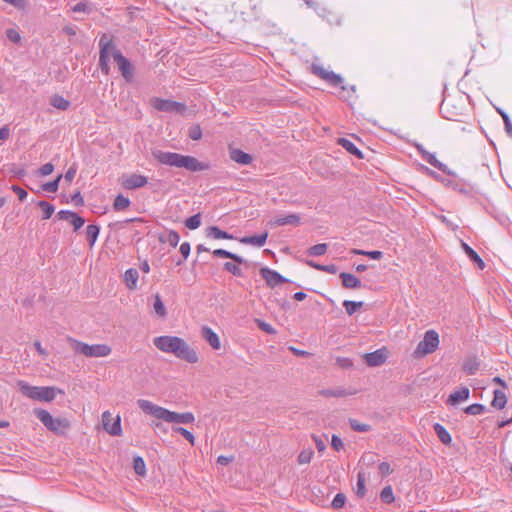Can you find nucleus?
Returning a JSON list of instances; mask_svg holds the SVG:
<instances>
[{
	"label": "nucleus",
	"instance_id": "nucleus-1",
	"mask_svg": "<svg viewBox=\"0 0 512 512\" xmlns=\"http://www.w3.org/2000/svg\"><path fill=\"white\" fill-rule=\"evenodd\" d=\"M100 56L99 67L104 75L110 73L109 61L112 57L117 63L119 71L126 82L131 83L134 79V67L132 63L123 56L121 51L115 47L113 42L103 36L99 41Z\"/></svg>",
	"mask_w": 512,
	"mask_h": 512
},
{
	"label": "nucleus",
	"instance_id": "nucleus-2",
	"mask_svg": "<svg viewBox=\"0 0 512 512\" xmlns=\"http://www.w3.org/2000/svg\"><path fill=\"white\" fill-rule=\"evenodd\" d=\"M153 344L159 351L172 354L189 364H195L199 361L196 349L181 337L172 335L158 336L153 339Z\"/></svg>",
	"mask_w": 512,
	"mask_h": 512
},
{
	"label": "nucleus",
	"instance_id": "nucleus-3",
	"mask_svg": "<svg viewBox=\"0 0 512 512\" xmlns=\"http://www.w3.org/2000/svg\"><path fill=\"white\" fill-rule=\"evenodd\" d=\"M152 155L159 163L166 166L185 168L191 172H199L210 169V164L208 162H201L193 156L162 150H154Z\"/></svg>",
	"mask_w": 512,
	"mask_h": 512
},
{
	"label": "nucleus",
	"instance_id": "nucleus-4",
	"mask_svg": "<svg viewBox=\"0 0 512 512\" xmlns=\"http://www.w3.org/2000/svg\"><path fill=\"white\" fill-rule=\"evenodd\" d=\"M137 404L146 414L167 423L192 424L195 421V417L192 412L178 413L170 411L146 399H139Z\"/></svg>",
	"mask_w": 512,
	"mask_h": 512
},
{
	"label": "nucleus",
	"instance_id": "nucleus-5",
	"mask_svg": "<svg viewBox=\"0 0 512 512\" xmlns=\"http://www.w3.org/2000/svg\"><path fill=\"white\" fill-rule=\"evenodd\" d=\"M17 386L21 393L36 401L51 402L56 398L57 393L63 394L64 391L55 387L45 386H32L24 380H18Z\"/></svg>",
	"mask_w": 512,
	"mask_h": 512
},
{
	"label": "nucleus",
	"instance_id": "nucleus-6",
	"mask_svg": "<svg viewBox=\"0 0 512 512\" xmlns=\"http://www.w3.org/2000/svg\"><path fill=\"white\" fill-rule=\"evenodd\" d=\"M75 353L86 357H107L111 354V347L107 344H88L76 339H69Z\"/></svg>",
	"mask_w": 512,
	"mask_h": 512
},
{
	"label": "nucleus",
	"instance_id": "nucleus-7",
	"mask_svg": "<svg viewBox=\"0 0 512 512\" xmlns=\"http://www.w3.org/2000/svg\"><path fill=\"white\" fill-rule=\"evenodd\" d=\"M34 414L41 423L51 432L62 435L70 427V422L66 418H54L47 410L37 408Z\"/></svg>",
	"mask_w": 512,
	"mask_h": 512
},
{
	"label": "nucleus",
	"instance_id": "nucleus-8",
	"mask_svg": "<svg viewBox=\"0 0 512 512\" xmlns=\"http://www.w3.org/2000/svg\"><path fill=\"white\" fill-rule=\"evenodd\" d=\"M439 346V334L437 331L430 329L424 333L423 339L418 343L414 354L417 357H422L428 354H432L438 349Z\"/></svg>",
	"mask_w": 512,
	"mask_h": 512
},
{
	"label": "nucleus",
	"instance_id": "nucleus-9",
	"mask_svg": "<svg viewBox=\"0 0 512 512\" xmlns=\"http://www.w3.org/2000/svg\"><path fill=\"white\" fill-rule=\"evenodd\" d=\"M152 106L158 111L176 114H183L187 110L184 103L161 98H154L152 100Z\"/></svg>",
	"mask_w": 512,
	"mask_h": 512
},
{
	"label": "nucleus",
	"instance_id": "nucleus-10",
	"mask_svg": "<svg viewBox=\"0 0 512 512\" xmlns=\"http://www.w3.org/2000/svg\"><path fill=\"white\" fill-rule=\"evenodd\" d=\"M311 69L314 75L326 81L331 86H341L344 89L342 86L343 78L340 75L334 73L333 71H328L322 65L316 63L312 64Z\"/></svg>",
	"mask_w": 512,
	"mask_h": 512
},
{
	"label": "nucleus",
	"instance_id": "nucleus-11",
	"mask_svg": "<svg viewBox=\"0 0 512 512\" xmlns=\"http://www.w3.org/2000/svg\"><path fill=\"white\" fill-rule=\"evenodd\" d=\"M261 277L265 280L267 286L275 288L276 286L287 283L289 280L279 274L276 270L269 267H262L259 271Z\"/></svg>",
	"mask_w": 512,
	"mask_h": 512
},
{
	"label": "nucleus",
	"instance_id": "nucleus-12",
	"mask_svg": "<svg viewBox=\"0 0 512 512\" xmlns=\"http://www.w3.org/2000/svg\"><path fill=\"white\" fill-rule=\"evenodd\" d=\"M112 421V414L105 411L102 414V423L105 431L112 436H120L122 434L121 418L119 415Z\"/></svg>",
	"mask_w": 512,
	"mask_h": 512
},
{
	"label": "nucleus",
	"instance_id": "nucleus-13",
	"mask_svg": "<svg viewBox=\"0 0 512 512\" xmlns=\"http://www.w3.org/2000/svg\"><path fill=\"white\" fill-rule=\"evenodd\" d=\"M148 183L146 176L141 174H129L122 177L121 184L125 189L135 190L144 187Z\"/></svg>",
	"mask_w": 512,
	"mask_h": 512
},
{
	"label": "nucleus",
	"instance_id": "nucleus-14",
	"mask_svg": "<svg viewBox=\"0 0 512 512\" xmlns=\"http://www.w3.org/2000/svg\"><path fill=\"white\" fill-rule=\"evenodd\" d=\"M388 353L386 348L378 349L374 352L365 354V362L370 367H377L384 364L387 360Z\"/></svg>",
	"mask_w": 512,
	"mask_h": 512
},
{
	"label": "nucleus",
	"instance_id": "nucleus-15",
	"mask_svg": "<svg viewBox=\"0 0 512 512\" xmlns=\"http://www.w3.org/2000/svg\"><path fill=\"white\" fill-rule=\"evenodd\" d=\"M417 149H418L419 153L421 154L422 158L426 162H428L430 165H432L433 167L437 168L441 172L449 174L447 166L444 163L440 162L436 158V155L434 153L428 152L421 145H419L417 147Z\"/></svg>",
	"mask_w": 512,
	"mask_h": 512
},
{
	"label": "nucleus",
	"instance_id": "nucleus-16",
	"mask_svg": "<svg viewBox=\"0 0 512 512\" xmlns=\"http://www.w3.org/2000/svg\"><path fill=\"white\" fill-rule=\"evenodd\" d=\"M58 217L61 220H68L73 225L75 230L80 229L85 223L84 218L70 210H60L58 212Z\"/></svg>",
	"mask_w": 512,
	"mask_h": 512
},
{
	"label": "nucleus",
	"instance_id": "nucleus-17",
	"mask_svg": "<svg viewBox=\"0 0 512 512\" xmlns=\"http://www.w3.org/2000/svg\"><path fill=\"white\" fill-rule=\"evenodd\" d=\"M201 336L214 350L221 348L219 336L210 327L203 326L201 328Z\"/></svg>",
	"mask_w": 512,
	"mask_h": 512
},
{
	"label": "nucleus",
	"instance_id": "nucleus-18",
	"mask_svg": "<svg viewBox=\"0 0 512 512\" xmlns=\"http://www.w3.org/2000/svg\"><path fill=\"white\" fill-rule=\"evenodd\" d=\"M469 396H470L469 388L466 386H462L459 389L453 391L449 395L447 403L455 406V405L459 404L460 402L467 400L469 398Z\"/></svg>",
	"mask_w": 512,
	"mask_h": 512
},
{
	"label": "nucleus",
	"instance_id": "nucleus-19",
	"mask_svg": "<svg viewBox=\"0 0 512 512\" xmlns=\"http://www.w3.org/2000/svg\"><path fill=\"white\" fill-rule=\"evenodd\" d=\"M230 158L241 165H249L252 163L253 158L250 154L242 151L241 149H232L230 151Z\"/></svg>",
	"mask_w": 512,
	"mask_h": 512
},
{
	"label": "nucleus",
	"instance_id": "nucleus-20",
	"mask_svg": "<svg viewBox=\"0 0 512 512\" xmlns=\"http://www.w3.org/2000/svg\"><path fill=\"white\" fill-rule=\"evenodd\" d=\"M300 216L298 214H288L284 216H278L274 219L273 224L276 226L294 225L300 224Z\"/></svg>",
	"mask_w": 512,
	"mask_h": 512
},
{
	"label": "nucleus",
	"instance_id": "nucleus-21",
	"mask_svg": "<svg viewBox=\"0 0 512 512\" xmlns=\"http://www.w3.org/2000/svg\"><path fill=\"white\" fill-rule=\"evenodd\" d=\"M267 238H268V232H264L259 235L245 236L240 239V242L243 244L254 245L256 247H262L265 245Z\"/></svg>",
	"mask_w": 512,
	"mask_h": 512
},
{
	"label": "nucleus",
	"instance_id": "nucleus-22",
	"mask_svg": "<svg viewBox=\"0 0 512 512\" xmlns=\"http://www.w3.org/2000/svg\"><path fill=\"white\" fill-rule=\"evenodd\" d=\"M340 278L345 288L356 289L361 287V281L353 274L342 272L340 273Z\"/></svg>",
	"mask_w": 512,
	"mask_h": 512
},
{
	"label": "nucleus",
	"instance_id": "nucleus-23",
	"mask_svg": "<svg viewBox=\"0 0 512 512\" xmlns=\"http://www.w3.org/2000/svg\"><path fill=\"white\" fill-rule=\"evenodd\" d=\"M138 278H139L138 271L134 268H129L124 273V281L126 283V286L130 290H134L137 288Z\"/></svg>",
	"mask_w": 512,
	"mask_h": 512
},
{
	"label": "nucleus",
	"instance_id": "nucleus-24",
	"mask_svg": "<svg viewBox=\"0 0 512 512\" xmlns=\"http://www.w3.org/2000/svg\"><path fill=\"white\" fill-rule=\"evenodd\" d=\"M462 248L465 251L466 255L475 263L480 269H484L485 263L482 258L478 255V253L471 248L468 244L462 243Z\"/></svg>",
	"mask_w": 512,
	"mask_h": 512
},
{
	"label": "nucleus",
	"instance_id": "nucleus-25",
	"mask_svg": "<svg viewBox=\"0 0 512 512\" xmlns=\"http://www.w3.org/2000/svg\"><path fill=\"white\" fill-rule=\"evenodd\" d=\"M433 428H434L436 435L438 436V438L440 439V441L443 444L448 445L451 443L452 437H451L450 433L447 431V429L442 424L435 423Z\"/></svg>",
	"mask_w": 512,
	"mask_h": 512
},
{
	"label": "nucleus",
	"instance_id": "nucleus-26",
	"mask_svg": "<svg viewBox=\"0 0 512 512\" xmlns=\"http://www.w3.org/2000/svg\"><path fill=\"white\" fill-rule=\"evenodd\" d=\"M338 143L343 147L345 148L350 154L358 157V158H363V154L362 152L360 151V149L357 148V146L352 142L350 141L349 139L347 138H340L338 140Z\"/></svg>",
	"mask_w": 512,
	"mask_h": 512
},
{
	"label": "nucleus",
	"instance_id": "nucleus-27",
	"mask_svg": "<svg viewBox=\"0 0 512 512\" xmlns=\"http://www.w3.org/2000/svg\"><path fill=\"white\" fill-rule=\"evenodd\" d=\"M212 253L215 257L230 258L238 264H242L245 262L244 258H242L241 256L230 251H227L225 249H215Z\"/></svg>",
	"mask_w": 512,
	"mask_h": 512
},
{
	"label": "nucleus",
	"instance_id": "nucleus-28",
	"mask_svg": "<svg viewBox=\"0 0 512 512\" xmlns=\"http://www.w3.org/2000/svg\"><path fill=\"white\" fill-rule=\"evenodd\" d=\"M207 236L214 239H233V236L217 226H211L207 229Z\"/></svg>",
	"mask_w": 512,
	"mask_h": 512
},
{
	"label": "nucleus",
	"instance_id": "nucleus-29",
	"mask_svg": "<svg viewBox=\"0 0 512 512\" xmlns=\"http://www.w3.org/2000/svg\"><path fill=\"white\" fill-rule=\"evenodd\" d=\"M506 402H507V398H506V395L503 391L501 390H495L494 391V397H493V400L491 402V405L498 409V410H501L505 407L506 405Z\"/></svg>",
	"mask_w": 512,
	"mask_h": 512
},
{
	"label": "nucleus",
	"instance_id": "nucleus-30",
	"mask_svg": "<svg viewBox=\"0 0 512 512\" xmlns=\"http://www.w3.org/2000/svg\"><path fill=\"white\" fill-rule=\"evenodd\" d=\"M50 104L59 110L65 111L70 107V101L65 99L61 95H53L50 100Z\"/></svg>",
	"mask_w": 512,
	"mask_h": 512
},
{
	"label": "nucleus",
	"instance_id": "nucleus-31",
	"mask_svg": "<svg viewBox=\"0 0 512 512\" xmlns=\"http://www.w3.org/2000/svg\"><path fill=\"white\" fill-rule=\"evenodd\" d=\"M99 232L100 227L98 225L90 224L86 227V237L90 247L94 246V244L96 243Z\"/></svg>",
	"mask_w": 512,
	"mask_h": 512
},
{
	"label": "nucleus",
	"instance_id": "nucleus-32",
	"mask_svg": "<svg viewBox=\"0 0 512 512\" xmlns=\"http://www.w3.org/2000/svg\"><path fill=\"white\" fill-rule=\"evenodd\" d=\"M159 240L163 243L167 242L171 247L175 248L179 244L180 235L175 230H169L167 235L165 237H160Z\"/></svg>",
	"mask_w": 512,
	"mask_h": 512
},
{
	"label": "nucleus",
	"instance_id": "nucleus-33",
	"mask_svg": "<svg viewBox=\"0 0 512 512\" xmlns=\"http://www.w3.org/2000/svg\"><path fill=\"white\" fill-rule=\"evenodd\" d=\"M479 369V362L475 358L467 359L463 363V371L467 375H474Z\"/></svg>",
	"mask_w": 512,
	"mask_h": 512
},
{
	"label": "nucleus",
	"instance_id": "nucleus-34",
	"mask_svg": "<svg viewBox=\"0 0 512 512\" xmlns=\"http://www.w3.org/2000/svg\"><path fill=\"white\" fill-rule=\"evenodd\" d=\"M129 198L125 197L122 194H118L114 200L113 208L116 211H122L130 206Z\"/></svg>",
	"mask_w": 512,
	"mask_h": 512
},
{
	"label": "nucleus",
	"instance_id": "nucleus-35",
	"mask_svg": "<svg viewBox=\"0 0 512 512\" xmlns=\"http://www.w3.org/2000/svg\"><path fill=\"white\" fill-rule=\"evenodd\" d=\"M153 308H154V311L155 313L159 316V317H165L166 314H167V311H166V307L160 297L159 294H156L154 296V303H153Z\"/></svg>",
	"mask_w": 512,
	"mask_h": 512
},
{
	"label": "nucleus",
	"instance_id": "nucleus-36",
	"mask_svg": "<svg viewBox=\"0 0 512 512\" xmlns=\"http://www.w3.org/2000/svg\"><path fill=\"white\" fill-rule=\"evenodd\" d=\"M133 468L137 475L144 476L146 474V464L142 457L136 456L133 459Z\"/></svg>",
	"mask_w": 512,
	"mask_h": 512
},
{
	"label": "nucleus",
	"instance_id": "nucleus-37",
	"mask_svg": "<svg viewBox=\"0 0 512 512\" xmlns=\"http://www.w3.org/2000/svg\"><path fill=\"white\" fill-rule=\"evenodd\" d=\"M37 205L42 209L43 219H49L55 211V207L47 201H39Z\"/></svg>",
	"mask_w": 512,
	"mask_h": 512
},
{
	"label": "nucleus",
	"instance_id": "nucleus-38",
	"mask_svg": "<svg viewBox=\"0 0 512 512\" xmlns=\"http://www.w3.org/2000/svg\"><path fill=\"white\" fill-rule=\"evenodd\" d=\"M343 306L346 310V313L348 315H353L359 308H361L363 306V302L362 301H352V300H345L343 302Z\"/></svg>",
	"mask_w": 512,
	"mask_h": 512
},
{
	"label": "nucleus",
	"instance_id": "nucleus-39",
	"mask_svg": "<svg viewBox=\"0 0 512 512\" xmlns=\"http://www.w3.org/2000/svg\"><path fill=\"white\" fill-rule=\"evenodd\" d=\"M380 498L381 500L384 502V503H387V504H391L394 502L395 500V497H394V494H393V490H392V487L390 485L388 486H385L381 493H380Z\"/></svg>",
	"mask_w": 512,
	"mask_h": 512
},
{
	"label": "nucleus",
	"instance_id": "nucleus-40",
	"mask_svg": "<svg viewBox=\"0 0 512 512\" xmlns=\"http://www.w3.org/2000/svg\"><path fill=\"white\" fill-rule=\"evenodd\" d=\"M314 451L311 448L302 450L297 458L299 464H308L312 460Z\"/></svg>",
	"mask_w": 512,
	"mask_h": 512
},
{
	"label": "nucleus",
	"instance_id": "nucleus-41",
	"mask_svg": "<svg viewBox=\"0 0 512 512\" xmlns=\"http://www.w3.org/2000/svg\"><path fill=\"white\" fill-rule=\"evenodd\" d=\"M322 394L325 396H332V397H344V396L352 395V394H354V392L346 391L343 388H337V389L324 390L322 392Z\"/></svg>",
	"mask_w": 512,
	"mask_h": 512
},
{
	"label": "nucleus",
	"instance_id": "nucleus-42",
	"mask_svg": "<svg viewBox=\"0 0 512 512\" xmlns=\"http://www.w3.org/2000/svg\"><path fill=\"white\" fill-rule=\"evenodd\" d=\"M200 225H201V215L199 213L187 218L185 221V226L187 228H189L190 230H195Z\"/></svg>",
	"mask_w": 512,
	"mask_h": 512
},
{
	"label": "nucleus",
	"instance_id": "nucleus-43",
	"mask_svg": "<svg viewBox=\"0 0 512 512\" xmlns=\"http://www.w3.org/2000/svg\"><path fill=\"white\" fill-rule=\"evenodd\" d=\"M485 411V406L479 403H474L467 406L464 412L468 415H480Z\"/></svg>",
	"mask_w": 512,
	"mask_h": 512
},
{
	"label": "nucleus",
	"instance_id": "nucleus-44",
	"mask_svg": "<svg viewBox=\"0 0 512 512\" xmlns=\"http://www.w3.org/2000/svg\"><path fill=\"white\" fill-rule=\"evenodd\" d=\"M327 244L325 243H320V244H316L312 247L309 248L308 250V254L311 255V256H321V255H324L327 251Z\"/></svg>",
	"mask_w": 512,
	"mask_h": 512
},
{
	"label": "nucleus",
	"instance_id": "nucleus-45",
	"mask_svg": "<svg viewBox=\"0 0 512 512\" xmlns=\"http://www.w3.org/2000/svg\"><path fill=\"white\" fill-rule=\"evenodd\" d=\"M173 431L182 435L190 444L194 445L195 437L189 430L183 427H174Z\"/></svg>",
	"mask_w": 512,
	"mask_h": 512
},
{
	"label": "nucleus",
	"instance_id": "nucleus-46",
	"mask_svg": "<svg viewBox=\"0 0 512 512\" xmlns=\"http://www.w3.org/2000/svg\"><path fill=\"white\" fill-rule=\"evenodd\" d=\"M349 424L354 431L357 432H368L371 427L368 424L360 423L356 419H350Z\"/></svg>",
	"mask_w": 512,
	"mask_h": 512
},
{
	"label": "nucleus",
	"instance_id": "nucleus-47",
	"mask_svg": "<svg viewBox=\"0 0 512 512\" xmlns=\"http://www.w3.org/2000/svg\"><path fill=\"white\" fill-rule=\"evenodd\" d=\"M366 492L365 488V479L364 476L359 473L357 477V489H356V495L360 498L364 497Z\"/></svg>",
	"mask_w": 512,
	"mask_h": 512
},
{
	"label": "nucleus",
	"instance_id": "nucleus-48",
	"mask_svg": "<svg viewBox=\"0 0 512 512\" xmlns=\"http://www.w3.org/2000/svg\"><path fill=\"white\" fill-rule=\"evenodd\" d=\"M188 136L192 140H200L202 137V129L199 125H193L188 130Z\"/></svg>",
	"mask_w": 512,
	"mask_h": 512
},
{
	"label": "nucleus",
	"instance_id": "nucleus-49",
	"mask_svg": "<svg viewBox=\"0 0 512 512\" xmlns=\"http://www.w3.org/2000/svg\"><path fill=\"white\" fill-rule=\"evenodd\" d=\"M346 497L343 493H338L335 495L334 499L332 500V507L334 509L342 508L345 505Z\"/></svg>",
	"mask_w": 512,
	"mask_h": 512
},
{
	"label": "nucleus",
	"instance_id": "nucleus-50",
	"mask_svg": "<svg viewBox=\"0 0 512 512\" xmlns=\"http://www.w3.org/2000/svg\"><path fill=\"white\" fill-rule=\"evenodd\" d=\"M224 269L237 277H241L243 275L242 270L239 268V266L231 262H226L224 264Z\"/></svg>",
	"mask_w": 512,
	"mask_h": 512
},
{
	"label": "nucleus",
	"instance_id": "nucleus-51",
	"mask_svg": "<svg viewBox=\"0 0 512 512\" xmlns=\"http://www.w3.org/2000/svg\"><path fill=\"white\" fill-rule=\"evenodd\" d=\"M61 175H59L55 180L47 182L43 185V189L48 192H56L59 186V181L61 180Z\"/></svg>",
	"mask_w": 512,
	"mask_h": 512
},
{
	"label": "nucleus",
	"instance_id": "nucleus-52",
	"mask_svg": "<svg viewBox=\"0 0 512 512\" xmlns=\"http://www.w3.org/2000/svg\"><path fill=\"white\" fill-rule=\"evenodd\" d=\"M73 12H84L89 13L91 11L89 3L87 1H81L72 7Z\"/></svg>",
	"mask_w": 512,
	"mask_h": 512
},
{
	"label": "nucleus",
	"instance_id": "nucleus-53",
	"mask_svg": "<svg viewBox=\"0 0 512 512\" xmlns=\"http://www.w3.org/2000/svg\"><path fill=\"white\" fill-rule=\"evenodd\" d=\"M6 36L13 43H19L21 41V36L16 29H7Z\"/></svg>",
	"mask_w": 512,
	"mask_h": 512
},
{
	"label": "nucleus",
	"instance_id": "nucleus-54",
	"mask_svg": "<svg viewBox=\"0 0 512 512\" xmlns=\"http://www.w3.org/2000/svg\"><path fill=\"white\" fill-rule=\"evenodd\" d=\"M331 445L336 451H341L344 448L342 439L335 434L331 437Z\"/></svg>",
	"mask_w": 512,
	"mask_h": 512
},
{
	"label": "nucleus",
	"instance_id": "nucleus-55",
	"mask_svg": "<svg viewBox=\"0 0 512 512\" xmlns=\"http://www.w3.org/2000/svg\"><path fill=\"white\" fill-rule=\"evenodd\" d=\"M4 2L12 5L13 7L19 10H26L27 1L26 0H3Z\"/></svg>",
	"mask_w": 512,
	"mask_h": 512
},
{
	"label": "nucleus",
	"instance_id": "nucleus-56",
	"mask_svg": "<svg viewBox=\"0 0 512 512\" xmlns=\"http://www.w3.org/2000/svg\"><path fill=\"white\" fill-rule=\"evenodd\" d=\"M258 327L268 334H275V329L269 324L261 320H257Z\"/></svg>",
	"mask_w": 512,
	"mask_h": 512
},
{
	"label": "nucleus",
	"instance_id": "nucleus-57",
	"mask_svg": "<svg viewBox=\"0 0 512 512\" xmlns=\"http://www.w3.org/2000/svg\"><path fill=\"white\" fill-rule=\"evenodd\" d=\"M54 170V165L52 163H46L42 165L39 169V174L41 176H47L50 175Z\"/></svg>",
	"mask_w": 512,
	"mask_h": 512
},
{
	"label": "nucleus",
	"instance_id": "nucleus-58",
	"mask_svg": "<svg viewBox=\"0 0 512 512\" xmlns=\"http://www.w3.org/2000/svg\"><path fill=\"white\" fill-rule=\"evenodd\" d=\"M378 468H379V472L381 473L382 476H387V475L391 474V472H392V469L388 462H381L379 464Z\"/></svg>",
	"mask_w": 512,
	"mask_h": 512
},
{
	"label": "nucleus",
	"instance_id": "nucleus-59",
	"mask_svg": "<svg viewBox=\"0 0 512 512\" xmlns=\"http://www.w3.org/2000/svg\"><path fill=\"white\" fill-rule=\"evenodd\" d=\"M71 201L76 206H82L84 204V199H83L80 191H76L74 194L71 195Z\"/></svg>",
	"mask_w": 512,
	"mask_h": 512
},
{
	"label": "nucleus",
	"instance_id": "nucleus-60",
	"mask_svg": "<svg viewBox=\"0 0 512 512\" xmlns=\"http://www.w3.org/2000/svg\"><path fill=\"white\" fill-rule=\"evenodd\" d=\"M179 250H180V253L182 254L183 258L187 259L188 256L190 255V250H191L190 243L189 242H183L180 245V249Z\"/></svg>",
	"mask_w": 512,
	"mask_h": 512
},
{
	"label": "nucleus",
	"instance_id": "nucleus-61",
	"mask_svg": "<svg viewBox=\"0 0 512 512\" xmlns=\"http://www.w3.org/2000/svg\"><path fill=\"white\" fill-rule=\"evenodd\" d=\"M12 190L17 194L20 201H23L27 197V192L17 185H13Z\"/></svg>",
	"mask_w": 512,
	"mask_h": 512
},
{
	"label": "nucleus",
	"instance_id": "nucleus-62",
	"mask_svg": "<svg viewBox=\"0 0 512 512\" xmlns=\"http://www.w3.org/2000/svg\"><path fill=\"white\" fill-rule=\"evenodd\" d=\"M34 347L35 349L37 350V352L43 356L44 358H46L48 356V351L46 349H44L40 343V341H35L34 342Z\"/></svg>",
	"mask_w": 512,
	"mask_h": 512
},
{
	"label": "nucleus",
	"instance_id": "nucleus-63",
	"mask_svg": "<svg viewBox=\"0 0 512 512\" xmlns=\"http://www.w3.org/2000/svg\"><path fill=\"white\" fill-rule=\"evenodd\" d=\"M10 136V129L8 126H3L0 128V140L5 141Z\"/></svg>",
	"mask_w": 512,
	"mask_h": 512
},
{
	"label": "nucleus",
	"instance_id": "nucleus-64",
	"mask_svg": "<svg viewBox=\"0 0 512 512\" xmlns=\"http://www.w3.org/2000/svg\"><path fill=\"white\" fill-rule=\"evenodd\" d=\"M75 174H76V170L74 168H69L67 170V172L65 173L64 175V179L68 182V183H71L75 177Z\"/></svg>",
	"mask_w": 512,
	"mask_h": 512
}]
</instances>
